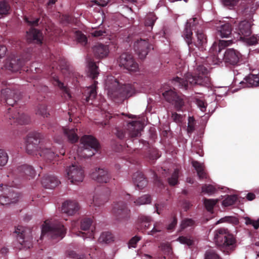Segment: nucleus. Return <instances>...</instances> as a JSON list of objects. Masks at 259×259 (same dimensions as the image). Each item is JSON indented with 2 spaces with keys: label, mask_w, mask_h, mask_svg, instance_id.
Segmentation results:
<instances>
[{
  "label": "nucleus",
  "mask_w": 259,
  "mask_h": 259,
  "mask_svg": "<svg viewBox=\"0 0 259 259\" xmlns=\"http://www.w3.org/2000/svg\"><path fill=\"white\" fill-rule=\"evenodd\" d=\"M198 24V20L197 18L190 19L186 22L182 35L189 47L190 53L194 57H197L194 61L196 66L194 68V75L187 73L184 78L176 77L172 81L175 86L185 89L188 88L189 84L191 85L196 84L207 85L209 84L210 78L208 75V69L203 65H198V62L200 59H203V60H205L206 63L207 64H219L221 61L217 56L218 53L220 52L221 50L224 47L230 46L233 41L232 40H220L218 45L214 42L209 50V56H202L199 57L201 55L200 53L198 54L193 48L194 45L192 41V30L196 29Z\"/></svg>",
  "instance_id": "obj_1"
},
{
  "label": "nucleus",
  "mask_w": 259,
  "mask_h": 259,
  "mask_svg": "<svg viewBox=\"0 0 259 259\" xmlns=\"http://www.w3.org/2000/svg\"><path fill=\"white\" fill-rule=\"evenodd\" d=\"M42 135L38 132H34L29 133L25 140L26 150L29 154L37 155L38 154L45 159L51 161L56 156L55 152L51 149L48 144L44 145L40 143Z\"/></svg>",
  "instance_id": "obj_2"
},
{
  "label": "nucleus",
  "mask_w": 259,
  "mask_h": 259,
  "mask_svg": "<svg viewBox=\"0 0 259 259\" xmlns=\"http://www.w3.org/2000/svg\"><path fill=\"white\" fill-rule=\"evenodd\" d=\"M105 88L108 97L112 99L130 97L136 91L135 84H123L122 82L112 75L107 77Z\"/></svg>",
  "instance_id": "obj_3"
},
{
  "label": "nucleus",
  "mask_w": 259,
  "mask_h": 259,
  "mask_svg": "<svg viewBox=\"0 0 259 259\" xmlns=\"http://www.w3.org/2000/svg\"><path fill=\"white\" fill-rule=\"evenodd\" d=\"M214 240L221 250L226 253L233 250L236 246L235 238L225 228H220L214 231Z\"/></svg>",
  "instance_id": "obj_4"
},
{
  "label": "nucleus",
  "mask_w": 259,
  "mask_h": 259,
  "mask_svg": "<svg viewBox=\"0 0 259 259\" xmlns=\"http://www.w3.org/2000/svg\"><path fill=\"white\" fill-rule=\"evenodd\" d=\"M99 143L92 136L84 135L80 139V144L74 159L77 157L89 158L95 154L99 148Z\"/></svg>",
  "instance_id": "obj_5"
},
{
  "label": "nucleus",
  "mask_w": 259,
  "mask_h": 259,
  "mask_svg": "<svg viewBox=\"0 0 259 259\" xmlns=\"http://www.w3.org/2000/svg\"><path fill=\"white\" fill-rule=\"evenodd\" d=\"M66 233L64 225L59 222L46 221L42 226L41 238L45 236L60 240Z\"/></svg>",
  "instance_id": "obj_6"
},
{
  "label": "nucleus",
  "mask_w": 259,
  "mask_h": 259,
  "mask_svg": "<svg viewBox=\"0 0 259 259\" xmlns=\"http://www.w3.org/2000/svg\"><path fill=\"white\" fill-rule=\"evenodd\" d=\"M16 184H12L8 187L3 184L0 185V204L7 205L12 203H15L20 197V194L14 189Z\"/></svg>",
  "instance_id": "obj_7"
},
{
  "label": "nucleus",
  "mask_w": 259,
  "mask_h": 259,
  "mask_svg": "<svg viewBox=\"0 0 259 259\" xmlns=\"http://www.w3.org/2000/svg\"><path fill=\"white\" fill-rule=\"evenodd\" d=\"M66 177L71 184L78 185L83 181L84 171L79 165L74 163L66 168Z\"/></svg>",
  "instance_id": "obj_8"
},
{
  "label": "nucleus",
  "mask_w": 259,
  "mask_h": 259,
  "mask_svg": "<svg viewBox=\"0 0 259 259\" xmlns=\"http://www.w3.org/2000/svg\"><path fill=\"white\" fill-rule=\"evenodd\" d=\"M251 23L247 21H242L235 25L233 37L236 40H241L243 39H247V37L251 34Z\"/></svg>",
  "instance_id": "obj_9"
},
{
  "label": "nucleus",
  "mask_w": 259,
  "mask_h": 259,
  "mask_svg": "<svg viewBox=\"0 0 259 259\" xmlns=\"http://www.w3.org/2000/svg\"><path fill=\"white\" fill-rule=\"evenodd\" d=\"M15 233L17 235V239L20 244L26 248L32 246V236L29 229L19 226L15 229Z\"/></svg>",
  "instance_id": "obj_10"
},
{
  "label": "nucleus",
  "mask_w": 259,
  "mask_h": 259,
  "mask_svg": "<svg viewBox=\"0 0 259 259\" xmlns=\"http://www.w3.org/2000/svg\"><path fill=\"white\" fill-rule=\"evenodd\" d=\"M6 118L9 120L10 124L18 123L19 124H27L30 121L29 117L20 110L12 111L11 108L8 109Z\"/></svg>",
  "instance_id": "obj_11"
},
{
  "label": "nucleus",
  "mask_w": 259,
  "mask_h": 259,
  "mask_svg": "<svg viewBox=\"0 0 259 259\" xmlns=\"http://www.w3.org/2000/svg\"><path fill=\"white\" fill-rule=\"evenodd\" d=\"M130 210L123 201H116L112 207V212L118 221L126 220L128 217Z\"/></svg>",
  "instance_id": "obj_12"
},
{
  "label": "nucleus",
  "mask_w": 259,
  "mask_h": 259,
  "mask_svg": "<svg viewBox=\"0 0 259 259\" xmlns=\"http://www.w3.org/2000/svg\"><path fill=\"white\" fill-rule=\"evenodd\" d=\"M92 220L89 218L83 219L80 222V228L82 231L87 232H79L76 234L83 239L87 238L93 239L95 235V227L92 224Z\"/></svg>",
  "instance_id": "obj_13"
},
{
  "label": "nucleus",
  "mask_w": 259,
  "mask_h": 259,
  "mask_svg": "<svg viewBox=\"0 0 259 259\" xmlns=\"http://www.w3.org/2000/svg\"><path fill=\"white\" fill-rule=\"evenodd\" d=\"M118 62L119 66H123L130 71L136 72L138 70V64L134 61L130 54L123 53L120 56Z\"/></svg>",
  "instance_id": "obj_14"
},
{
  "label": "nucleus",
  "mask_w": 259,
  "mask_h": 259,
  "mask_svg": "<svg viewBox=\"0 0 259 259\" xmlns=\"http://www.w3.org/2000/svg\"><path fill=\"white\" fill-rule=\"evenodd\" d=\"M23 64L24 61L20 57L15 54H12L7 59L4 67L7 70L17 72L20 69Z\"/></svg>",
  "instance_id": "obj_15"
},
{
  "label": "nucleus",
  "mask_w": 259,
  "mask_h": 259,
  "mask_svg": "<svg viewBox=\"0 0 259 259\" xmlns=\"http://www.w3.org/2000/svg\"><path fill=\"white\" fill-rule=\"evenodd\" d=\"M242 58L239 52L234 49H228L225 51L223 60L226 63L231 65H237Z\"/></svg>",
  "instance_id": "obj_16"
},
{
  "label": "nucleus",
  "mask_w": 259,
  "mask_h": 259,
  "mask_svg": "<svg viewBox=\"0 0 259 259\" xmlns=\"http://www.w3.org/2000/svg\"><path fill=\"white\" fill-rule=\"evenodd\" d=\"M1 98L8 105L13 106L19 99L18 92L7 88L1 90Z\"/></svg>",
  "instance_id": "obj_17"
},
{
  "label": "nucleus",
  "mask_w": 259,
  "mask_h": 259,
  "mask_svg": "<svg viewBox=\"0 0 259 259\" xmlns=\"http://www.w3.org/2000/svg\"><path fill=\"white\" fill-rule=\"evenodd\" d=\"M134 48L139 58L143 59L151 49V45L146 39H140L135 42Z\"/></svg>",
  "instance_id": "obj_18"
},
{
  "label": "nucleus",
  "mask_w": 259,
  "mask_h": 259,
  "mask_svg": "<svg viewBox=\"0 0 259 259\" xmlns=\"http://www.w3.org/2000/svg\"><path fill=\"white\" fill-rule=\"evenodd\" d=\"M163 96L167 102L174 105L178 110L184 105L183 99L172 90L165 91Z\"/></svg>",
  "instance_id": "obj_19"
},
{
  "label": "nucleus",
  "mask_w": 259,
  "mask_h": 259,
  "mask_svg": "<svg viewBox=\"0 0 259 259\" xmlns=\"http://www.w3.org/2000/svg\"><path fill=\"white\" fill-rule=\"evenodd\" d=\"M91 177L94 180L99 183H108L111 177L107 169L104 168H96L91 174Z\"/></svg>",
  "instance_id": "obj_20"
},
{
  "label": "nucleus",
  "mask_w": 259,
  "mask_h": 259,
  "mask_svg": "<svg viewBox=\"0 0 259 259\" xmlns=\"http://www.w3.org/2000/svg\"><path fill=\"white\" fill-rule=\"evenodd\" d=\"M78 210V204L75 200H66L62 205V211L69 215L75 214Z\"/></svg>",
  "instance_id": "obj_21"
},
{
  "label": "nucleus",
  "mask_w": 259,
  "mask_h": 259,
  "mask_svg": "<svg viewBox=\"0 0 259 259\" xmlns=\"http://www.w3.org/2000/svg\"><path fill=\"white\" fill-rule=\"evenodd\" d=\"M144 127V123L141 121H133L127 124L129 135L132 137L139 136Z\"/></svg>",
  "instance_id": "obj_22"
},
{
  "label": "nucleus",
  "mask_w": 259,
  "mask_h": 259,
  "mask_svg": "<svg viewBox=\"0 0 259 259\" xmlns=\"http://www.w3.org/2000/svg\"><path fill=\"white\" fill-rule=\"evenodd\" d=\"M26 38L29 42H33L38 44L42 43V33L35 28H31L27 32Z\"/></svg>",
  "instance_id": "obj_23"
},
{
  "label": "nucleus",
  "mask_w": 259,
  "mask_h": 259,
  "mask_svg": "<svg viewBox=\"0 0 259 259\" xmlns=\"http://www.w3.org/2000/svg\"><path fill=\"white\" fill-rule=\"evenodd\" d=\"M243 88L259 86V74H249L244 80L239 82Z\"/></svg>",
  "instance_id": "obj_24"
},
{
  "label": "nucleus",
  "mask_w": 259,
  "mask_h": 259,
  "mask_svg": "<svg viewBox=\"0 0 259 259\" xmlns=\"http://www.w3.org/2000/svg\"><path fill=\"white\" fill-rule=\"evenodd\" d=\"M93 52L96 57L100 59L105 58L109 53L108 45L98 44L94 47Z\"/></svg>",
  "instance_id": "obj_25"
},
{
  "label": "nucleus",
  "mask_w": 259,
  "mask_h": 259,
  "mask_svg": "<svg viewBox=\"0 0 259 259\" xmlns=\"http://www.w3.org/2000/svg\"><path fill=\"white\" fill-rule=\"evenodd\" d=\"M52 82L55 86L58 87L62 92L63 96L66 99H71L72 96L69 88L61 82L57 76L52 75Z\"/></svg>",
  "instance_id": "obj_26"
},
{
  "label": "nucleus",
  "mask_w": 259,
  "mask_h": 259,
  "mask_svg": "<svg viewBox=\"0 0 259 259\" xmlns=\"http://www.w3.org/2000/svg\"><path fill=\"white\" fill-rule=\"evenodd\" d=\"M42 186L47 189H53L60 183V181L55 176L50 175L45 176L41 181Z\"/></svg>",
  "instance_id": "obj_27"
},
{
  "label": "nucleus",
  "mask_w": 259,
  "mask_h": 259,
  "mask_svg": "<svg viewBox=\"0 0 259 259\" xmlns=\"http://www.w3.org/2000/svg\"><path fill=\"white\" fill-rule=\"evenodd\" d=\"M16 171L20 173L22 176H26L28 179L33 178L35 176V171L33 167L25 164L18 166Z\"/></svg>",
  "instance_id": "obj_28"
},
{
  "label": "nucleus",
  "mask_w": 259,
  "mask_h": 259,
  "mask_svg": "<svg viewBox=\"0 0 259 259\" xmlns=\"http://www.w3.org/2000/svg\"><path fill=\"white\" fill-rule=\"evenodd\" d=\"M97 82L95 81L93 84L91 86L85 88L84 92L83 93V96L85 97V100L87 102H89L92 101L97 96L96 85Z\"/></svg>",
  "instance_id": "obj_29"
},
{
  "label": "nucleus",
  "mask_w": 259,
  "mask_h": 259,
  "mask_svg": "<svg viewBox=\"0 0 259 259\" xmlns=\"http://www.w3.org/2000/svg\"><path fill=\"white\" fill-rule=\"evenodd\" d=\"M135 185L139 189H142L147 185V181L140 172H137L133 176Z\"/></svg>",
  "instance_id": "obj_30"
},
{
  "label": "nucleus",
  "mask_w": 259,
  "mask_h": 259,
  "mask_svg": "<svg viewBox=\"0 0 259 259\" xmlns=\"http://www.w3.org/2000/svg\"><path fill=\"white\" fill-rule=\"evenodd\" d=\"M64 135L71 143H75L78 140V136L76 134L77 129L75 128L62 127Z\"/></svg>",
  "instance_id": "obj_31"
},
{
  "label": "nucleus",
  "mask_w": 259,
  "mask_h": 259,
  "mask_svg": "<svg viewBox=\"0 0 259 259\" xmlns=\"http://www.w3.org/2000/svg\"><path fill=\"white\" fill-rule=\"evenodd\" d=\"M232 28L229 23H225L218 27V32L222 37H228L230 35L233 36Z\"/></svg>",
  "instance_id": "obj_32"
},
{
  "label": "nucleus",
  "mask_w": 259,
  "mask_h": 259,
  "mask_svg": "<svg viewBox=\"0 0 259 259\" xmlns=\"http://www.w3.org/2000/svg\"><path fill=\"white\" fill-rule=\"evenodd\" d=\"M258 6L259 1L251 0L250 2H248L244 10L245 15L249 16L252 15Z\"/></svg>",
  "instance_id": "obj_33"
},
{
  "label": "nucleus",
  "mask_w": 259,
  "mask_h": 259,
  "mask_svg": "<svg viewBox=\"0 0 259 259\" xmlns=\"http://www.w3.org/2000/svg\"><path fill=\"white\" fill-rule=\"evenodd\" d=\"M196 36L197 38V43L194 46L197 48V50L202 51L204 49V45L206 43V38L201 30H197Z\"/></svg>",
  "instance_id": "obj_34"
},
{
  "label": "nucleus",
  "mask_w": 259,
  "mask_h": 259,
  "mask_svg": "<svg viewBox=\"0 0 259 259\" xmlns=\"http://www.w3.org/2000/svg\"><path fill=\"white\" fill-rule=\"evenodd\" d=\"M192 164L197 171V175L199 179L207 178V175L204 169V165L197 161H192Z\"/></svg>",
  "instance_id": "obj_35"
},
{
  "label": "nucleus",
  "mask_w": 259,
  "mask_h": 259,
  "mask_svg": "<svg viewBox=\"0 0 259 259\" xmlns=\"http://www.w3.org/2000/svg\"><path fill=\"white\" fill-rule=\"evenodd\" d=\"M88 67L89 75L92 78L95 79L99 74L98 67L96 64L91 60H90L88 62Z\"/></svg>",
  "instance_id": "obj_36"
},
{
  "label": "nucleus",
  "mask_w": 259,
  "mask_h": 259,
  "mask_svg": "<svg viewBox=\"0 0 259 259\" xmlns=\"http://www.w3.org/2000/svg\"><path fill=\"white\" fill-rule=\"evenodd\" d=\"M218 199H203V204L206 210L210 213H213L214 206L219 202Z\"/></svg>",
  "instance_id": "obj_37"
},
{
  "label": "nucleus",
  "mask_w": 259,
  "mask_h": 259,
  "mask_svg": "<svg viewBox=\"0 0 259 259\" xmlns=\"http://www.w3.org/2000/svg\"><path fill=\"white\" fill-rule=\"evenodd\" d=\"M219 188V187L217 188L215 186L212 185L205 184L202 187L201 192L205 194L211 196L215 193Z\"/></svg>",
  "instance_id": "obj_38"
},
{
  "label": "nucleus",
  "mask_w": 259,
  "mask_h": 259,
  "mask_svg": "<svg viewBox=\"0 0 259 259\" xmlns=\"http://www.w3.org/2000/svg\"><path fill=\"white\" fill-rule=\"evenodd\" d=\"M113 241V237L112 234L109 232H105L102 233L98 241L101 243H110Z\"/></svg>",
  "instance_id": "obj_39"
},
{
  "label": "nucleus",
  "mask_w": 259,
  "mask_h": 259,
  "mask_svg": "<svg viewBox=\"0 0 259 259\" xmlns=\"http://www.w3.org/2000/svg\"><path fill=\"white\" fill-rule=\"evenodd\" d=\"M151 198L149 195H144L134 201V202L136 205H141L149 204L151 202Z\"/></svg>",
  "instance_id": "obj_40"
},
{
  "label": "nucleus",
  "mask_w": 259,
  "mask_h": 259,
  "mask_svg": "<svg viewBox=\"0 0 259 259\" xmlns=\"http://www.w3.org/2000/svg\"><path fill=\"white\" fill-rule=\"evenodd\" d=\"M179 177V170L175 169L171 177L168 179V183L171 186H174L178 183V178Z\"/></svg>",
  "instance_id": "obj_41"
},
{
  "label": "nucleus",
  "mask_w": 259,
  "mask_h": 259,
  "mask_svg": "<svg viewBox=\"0 0 259 259\" xmlns=\"http://www.w3.org/2000/svg\"><path fill=\"white\" fill-rule=\"evenodd\" d=\"M237 196L235 195H228L222 202L224 206H229L233 205L237 200Z\"/></svg>",
  "instance_id": "obj_42"
},
{
  "label": "nucleus",
  "mask_w": 259,
  "mask_h": 259,
  "mask_svg": "<svg viewBox=\"0 0 259 259\" xmlns=\"http://www.w3.org/2000/svg\"><path fill=\"white\" fill-rule=\"evenodd\" d=\"M156 19L157 18L154 13H150L148 14L146 17L145 25L150 27L152 29Z\"/></svg>",
  "instance_id": "obj_43"
},
{
  "label": "nucleus",
  "mask_w": 259,
  "mask_h": 259,
  "mask_svg": "<svg viewBox=\"0 0 259 259\" xmlns=\"http://www.w3.org/2000/svg\"><path fill=\"white\" fill-rule=\"evenodd\" d=\"M75 37L76 40L82 45H85L87 43V38L85 35L78 31H75Z\"/></svg>",
  "instance_id": "obj_44"
},
{
  "label": "nucleus",
  "mask_w": 259,
  "mask_h": 259,
  "mask_svg": "<svg viewBox=\"0 0 259 259\" xmlns=\"http://www.w3.org/2000/svg\"><path fill=\"white\" fill-rule=\"evenodd\" d=\"M195 129V121L193 117H189L187 132L188 135H191Z\"/></svg>",
  "instance_id": "obj_45"
},
{
  "label": "nucleus",
  "mask_w": 259,
  "mask_h": 259,
  "mask_svg": "<svg viewBox=\"0 0 259 259\" xmlns=\"http://www.w3.org/2000/svg\"><path fill=\"white\" fill-rule=\"evenodd\" d=\"M9 156L7 153L3 149H0V167L6 165L7 163Z\"/></svg>",
  "instance_id": "obj_46"
},
{
  "label": "nucleus",
  "mask_w": 259,
  "mask_h": 259,
  "mask_svg": "<svg viewBox=\"0 0 259 259\" xmlns=\"http://www.w3.org/2000/svg\"><path fill=\"white\" fill-rule=\"evenodd\" d=\"M92 30L90 32V34L94 36V37H99L101 36H103L104 34L106 33L104 30H102L100 29V28H97V26H92Z\"/></svg>",
  "instance_id": "obj_47"
},
{
  "label": "nucleus",
  "mask_w": 259,
  "mask_h": 259,
  "mask_svg": "<svg viewBox=\"0 0 259 259\" xmlns=\"http://www.w3.org/2000/svg\"><path fill=\"white\" fill-rule=\"evenodd\" d=\"M36 113L40 115L43 117H47L49 113L47 111V107L45 105L41 104L37 107Z\"/></svg>",
  "instance_id": "obj_48"
},
{
  "label": "nucleus",
  "mask_w": 259,
  "mask_h": 259,
  "mask_svg": "<svg viewBox=\"0 0 259 259\" xmlns=\"http://www.w3.org/2000/svg\"><path fill=\"white\" fill-rule=\"evenodd\" d=\"M10 6L7 3L3 1L0 2V15H4L8 13Z\"/></svg>",
  "instance_id": "obj_49"
},
{
  "label": "nucleus",
  "mask_w": 259,
  "mask_h": 259,
  "mask_svg": "<svg viewBox=\"0 0 259 259\" xmlns=\"http://www.w3.org/2000/svg\"><path fill=\"white\" fill-rule=\"evenodd\" d=\"M244 220L246 225H251L255 229H257L259 228V218L255 221L246 217L244 218Z\"/></svg>",
  "instance_id": "obj_50"
},
{
  "label": "nucleus",
  "mask_w": 259,
  "mask_h": 259,
  "mask_svg": "<svg viewBox=\"0 0 259 259\" xmlns=\"http://www.w3.org/2000/svg\"><path fill=\"white\" fill-rule=\"evenodd\" d=\"M204 259H221L219 255L212 249L207 250Z\"/></svg>",
  "instance_id": "obj_51"
},
{
  "label": "nucleus",
  "mask_w": 259,
  "mask_h": 259,
  "mask_svg": "<svg viewBox=\"0 0 259 259\" xmlns=\"http://www.w3.org/2000/svg\"><path fill=\"white\" fill-rule=\"evenodd\" d=\"M104 14L102 11L98 12L94 16V19L95 20V23L98 24V26L102 25L103 22Z\"/></svg>",
  "instance_id": "obj_52"
},
{
  "label": "nucleus",
  "mask_w": 259,
  "mask_h": 259,
  "mask_svg": "<svg viewBox=\"0 0 259 259\" xmlns=\"http://www.w3.org/2000/svg\"><path fill=\"white\" fill-rule=\"evenodd\" d=\"M222 4L229 9H232L239 0H221Z\"/></svg>",
  "instance_id": "obj_53"
},
{
  "label": "nucleus",
  "mask_w": 259,
  "mask_h": 259,
  "mask_svg": "<svg viewBox=\"0 0 259 259\" xmlns=\"http://www.w3.org/2000/svg\"><path fill=\"white\" fill-rule=\"evenodd\" d=\"M91 204H93L95 206H99L104 204V202L101 200V198L98 195H94L93 197Z\"/></svg>",
  "instance_id": "obj_54"
},
{
  "label": "nucleus",
  "mask_w": 259,
  "mask_h": 259,
  "mask_svg": "<svg viewBox=\"0 0 259 259\" xmlns=\"http://www.w3.org/2000/svg\"><path fill=\"white\" fill-rule=\"evenodd\" d=\"M196 103L198 107L202 112L206 111L207 105L202 100L197 99Z\"/></svg>",
  "instance_id": "obj_55"
},
{
  "label": "nucleus",
  "mask_w": 259,
  "mask_h": 259,
  "mask_svg": "<svg viewBox=\"0 0 259 259\" xmlns=\"http://www.w3.org/2000/svg\"><path fill=\"white\" fill-rule=\"evenodd\" d=\"M161 249L165 253L170 254L171 252V248L168 243H162L160 246Z\"/></svg>",
  "instance_id": "obj_56"
},
{
  "label": "nucleus",
  "mask_w": 259,
  "mask_h": 259,
  "mask_svg": "<svg viewBox=\"0 0 259 259\" xmlns=\"http://www.w3.org/2000/svg\"><path fill=\"white\" fill-rule=\"evenodd\" d=\"M193 223V221L192 219H186L182 222L181 224V228L182 229H184L187 227L192 226Z\"/></svg>",
  "instance_id": "obj_57"
},
{
  "label": "nucleus",
  "mask_w": 259,
  "mask_h": 259,
  "mask_svg": "<svg viewBox=\"0 0 259 259\" xmlns=\"http://www.w3.org/2000/svg\"><path fill=\"white\" fill-rule=\"evenodd\" d=\"M162 229V228L160 226V224L159 223H156L154 224L152 230L150 232H148V234L154 235L156 233L160 232Z\"/></svg>",
  "instance_id": "obj_58"
},
{
  "label": "nucleus",
  "mask_w": 259,
  "mask_h": 259,
  "mask_svg": "<svg viewBox=\"0 0 259 259\" xmlns=\"http://www.w3.org/2000/svg\"><path fill=\"white\" fill-rule=\"evenodd\" d=\"M178 240L181 243L187 244L188 246H190L192 244V240L186 237L181 236L180 237Z\"/></svg>",
  "instance_id": "obj_59"
},
{
  "label": "nucleus",
  "mask_w": 259,
  "mask_h": 259,
  "mask_svg": "<svg viewBox=\"0 0 259 259\" xmlns=\"http://www.w3.org/2000/svg\"><path fill=\"white\" fill-rule=\"evenodd\" d=\"M171 118L177 123H181L183 121V117L176 112L172 113Z\"/></svg>",
  "instance_id": "obj_60"
},
{
  "label": "nucleus",
  "mask_w": 259,
  "mask_h": 259,
  "mask_svg": "<svg viewBox=\"0 0 259 259\" xmlns=\"http://www.w3.org/2000/svg\"><path fill=\"white\" fill-rule=\"evenodd\" d=\"M140 239H141L140 237H138L137 236H135V237H133L129 241V243H128L129 248L136 247V244Z\"/></svg>",
  "instance_id": "obj_61"
},
{
  "label": "nucleus",
  "mask_w": 259,
  "mask_h": 259,
  "mask_svg": "<svg viewBox=\"0 0 259 259\" xmlns=\"http://www.w3.org/2000/svg\"><path fill=\"white\" fill-rule=\"evenodd\" d=\"M140 220L143 224V225H145L146 228H148L149 226V223L151 221V218L148 216L142 215L140 217Z\"/></svg>",
  "instance_id": "obj_62"
},
{
  "label": "nucleus",
  "mask_w": 259,
  "mask_h": 259,
  "mask_svg": "<svg viewBox=\"0 0 259 259\" xmlns=\"http://www.w3.org/2000/svg\"><path fill=\"white\" fill-rule=\"evenodd\" d=\"M39 20V19L38 18L29 19V18L27 17H25L24 19L25 22L31 26L37 25Z\"/></svg>",
  "instance_id": "obj_63"
},
{
  "label": "nucleus",
  "mask_w": 259,
  "mask_h": 259,
  "mask_svg": "<svg viewBox=\"0 0 259 259\" xmlns=\"http://www.w3.org/2000/svg\"><path fill=\"white\" fill-rule=\"evenodd\" d=\"M108 3L109 0H95L92 2V3H93L92 6L94 5H97L99 6L104 7L106 6Z\"/></svg>",
  "instance_id": "obj_64"
}]
</instances>
